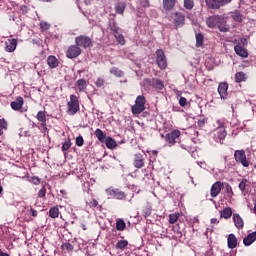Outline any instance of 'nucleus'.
Here are the masks:
<instances>
[{
  "instance_id": "nucleus-62",
  "label": "nucleus",
  "mask_w": 256,
  "mask_h": 256,
  "mask_svg": "<svg viewBox=\"0 0 256 256\" xmlns=\"http://www.w3.org/2000/svg\"><path fill=\"white\" fill-rule=\"evenodd\" d=\"M83 231H87V226L85 224H82Z\"/></svg>"
},
{
  "instance_id": "nucleus-31",
  "label": "nucleus",
  "mask_w": 256,
  "mask_h": 256,
  "mask_svg": "<svg viewBox=\"0 0 256 256\" xmlns=\"http://www.w3.org/2000/svg\"><path fill=\"white\" fill-rule=\"evenodd\" d=\"M105 143L108 149H115V147H117V142H115L111 137L106 138Z\"/></svg>"
},
{
  "instance_id": "nucleus-17",
  "label": "nucleus",
  "mask_w": 256,
  "mask_h": 256,
  "mask_svg": "<svg viewBox=\"0 0 256 256\" xmlns=\"http://www.w3.org/2000/svg\"><path fill=\"white\" fill-rule=\"evenodd\" d=\"M256 241V231L248 234L244 239H243V244L245 247H249L250 245H253Z\"/></svg>"
},
{
  "instance_id": "nucleus-34",
  "label": "nucleus",
  "mask_w": 256,
  "mask_h": 256,
  "mask_svg": "<svg viewBox=\"0 0 256 256\" xmlns=\"http://www.w3.org/2000/svg\"><path fill=\"white\" fill-rule=\"evenodd\" d=\"M114 37L117 43H119L120 45H125V37L123 36V34H121V31L116 32V34H114Z\"/></svg>"
},
{
  "instance_id": "nucleus-49",
  "label": "nucleus",
  "mask_w": 256,
  "mask_h": 256,
  "mask_svg": "<svg viewBox=\"0 0 256 256\" xmlns=\"http://www.w3.org/2000/svg\"><path fill=\"white\" fill-rule=\"evenodd\" d=\"M96 87H103L105 85V80L103 78H98L95 82Z\"/></svg>"
},
{
  "instance_id": "nucleus-37",
  "label": "nucleus",
  "mask_w": 256,
  "mask_h": 256,
  "mask_svg": "<svg viewBox=\"0 0 256 256\" xmlns=\"http://www.w3.org/2000/svg\"><path fill=\"white\" fill-rule=\"evenodd\" d=\"M179 213H172L169 215V223L170 225H173L175 223H177V221L179 220Z\"/></svg>"
},
{
  "instance_id": "nucleus-10",
  "label": "nucleus",
  "mask_w": 256,
  "mask_h": 256,
  "mask_svg": "<svg viewBox=\"0 0 256 256\" xmlns=\"http://www.w3.org/2000/svg\"><path fill=\"white\" fill-rule=\"evenodd\" d=\"M181 137V131L179 130H173L172 132L166 134L165 141L168 144L169 147L172 145H175V141Z\"/></svg>"
},
{
  "instance_id": "nucleus-38",
  "label": "nucleus",
  "mask_w": 256,
  "mask_h": 256,
  "mask_svg": "<svg viewBox=\"0 0 256 256\" xmlns=\"http://www.w3.org/2000/svg\"><path fill=\"white\" fill-rule=\"evenodd\" d=\"M218 93L221 99H225V82H221L218 86Z\"/></svg>"
},
{
  "instance_id": "nucleus-55",
  "label": "nucleus",
  "mask_w": 256,
  "mask_h": 256,
  "mask_svg": "<svg viewBox=\"0 0 256 256\" xmlns=\"http://www.w3.org/2000/svg\"><path fill=\"white\" fill-rule=\"evenodd\" d=\"M30 213H31L32 217H37V210L31 208Z\"/></svg>"
},
{
  "instance_id": "nucleus-47",
  "label": "nucleus",
  "mask_w": 256,
  "mask_h": 256,
  "mask_svg": "<svg viewBox=\"0 0 256 256\" xmlns=\"http://www.w3.org/2000/svg\"><path fill=\"white\" fill-rule=\"evenodd\" d=\"M233 215V209L231 207H226L225 208V219L231 218Z\"/></svg>"
},
{
  "instance_id": "nucleus-64",
  "label": "nucleus",
  "mask_w": 256,
  "mask_h": 256,
  "mask_svg": "<svg viewBox=\"0 0 256 256\" xmlns=\"http://www.w3.org/2000/svg\"><path fill=\"white\" fill-rule=\"evenodd\" d=\"M255 215H256V204L254 205V209H253Z\"/></svg>"
},
{
  "instance_id": "nucleus-61",
  "label": "nucleus",
  "mask_w": 256,
  "mask_h": 256,
  "mask_svg": "<svg viewBox=\"0 0 256 256\" xmlns=\"http://www.w3.org/2000/svg\"><path fill=\"white\" fill-rule=\"evenodd\" d=\"M93 205L94 207H97V205H99V202H97V200H93Z\"/></svg>"
},
{
  "instance_id": "nucleus-39",
  "label": "nucleus",
  "mask_w": 256,
  "mask_h": 256,
  "mask_svg": "<svg viewBox=\"0 0 256 256\" xmlns=\"http://www.w3.org/2000/svg\"><path fill=\"white\" fill-rule=\"evenodd\" d=\"M204 41V36L201 33L196 34V47H202Z\"/></svg>"
},
{
  "instance_id": "nucleus-5",
  "label": "nucleus",
  "mask_w": 256,
  "mask_h": 256,
  "mask_svg": "<svg viewBox=\"0 0 256 256\" xmlns=\"http://www.w3.org/2000/svg\"><path fill=\"white\" fill-rule=\"evenodd\" d=\"M234 159L236 163H240L243 167H249L250 161L247 159V154H245V150H236L234 152Z\"/></svg>"
},
{
  "instance_id": "nucleus-54",
  "label": "nucleus",
  "mask_w": 256,
  "mask_h": 256,
  "mask_svg": "<svg viewBox=\"0 0 256 256\" xmlns=\"http://www.w3.org/2000/svg\"><path fill=\"white\" fill-rule=\"evenodd\" d=\"M40 127H42L43 131H47V121L42 122Z\"/></svg>"
},
{
  "instance_id": "nucleus-50",
  "label": "nucleus",
  "mask_w": 256,
  "mask_h": 256,
  "mask_svg": "<svg viewBox=\"0 0 256 256\" xmlns=\"http://www.w3.org/2000/svg\"><path fill=\"white\" fill-rule=\"evenodd\" d=\"M49 27H51V26L47 22L40 23V29H42V31H47L49 29Z\"/></svg>"
},
{
  "instance_id": "nucleus-14",
  "label": "nucleus",
  "mask_w": 256,
  "mask_h": 256,
  "mask_svg": "<svg viewBox=\"0 0 256 256\" xmlns=\"http://www.w3.org/2000/svg\"><path fill=\"white\" fill-rule=\"evenodd\" d=\"M145 166V158H143L141 153L135 154L134 156V167L136 169H142Z\"/></svg>"
},
{
  "instance_id": "nucleus-63",
  "label": "nucleus",
  "mask_w": 256,
  "mask_h": 256,
  "mask_svg": "<svg viewBox=\"0 0 256 256\" xmlns=\"http://www.w3.org/2000/svg\"><path fill=\"white\" fill-rule=\"evenodd\" d=\"M205 124V122H203V121H198V125L201 127L202 125H204Z\"/></svg>"
},
{
  "instance_id": "nucleus-1",
  "label": "nucleus",
  "mask_w": 256,
  "mask_h": 256,
  "mask_svg": "<svg viewBox=\"0 0 256 256\" xmlns=\"http://www.w3.org/2000/svg\"><path fill=\"white\" fill-rule=\"evenodd\" d=\"M206 25L210 29H219L220 33H225V16H210L206 19Z\"/></svg>"
},
{
  "instance_id": "nucleus-13",
  "label": "nucleus",
  "mask_w": 256,
  "mask_h": 256,
  "mask_svg": "<svg viewBox=\"0 0 256 256\" xmlns=\"http://www.w3.org/2000/svg\"><path fill=\"white\" fill-rule=\"evenodd\" d=\"M205 3L209 9H219L225 5V0H205Z\"/></svg>"
},
{
  "instance_id": "nucleus-33",
  "label": "nucleus",
  "mask_w": 256,
  "mask_h": 256,
  "mask_svg": "<svg viewBox=\"0 0 256 256\" xmlns=\"http://www.w3.org/2000/svg\"><path fill=\"white\" fill-rule=\"evenodd\" d=\"M127 225L125 224V221L123 219H118L116 221V229L117 231H125V227Z\"/></svg>"
},
{
  "instance_id": "nucleus-28",
  "label": "nucleus",
  "mask_w": 256,
  "mask_h": 256,
  "mask_svg": "<svg viewBox=\"0 0 256 256\" xmlns=\"http://www.w3.org/2000/svg\"><path fill=\"white\" fill-rule=\"evenodd\" d=\"M235 81H236V83H241L243 81H247V74H245V72H237L235 74Z\"/></svg>"
},
{
  "instance_id": "nucleus-12",
  "label": "nucleus",
  "mask_w": 256,
  "mask_h": 256,
  "mask_svg": "<svg viewBox=\"0 0 256 256\" xmlns=\"http://www.w3.org/2000/svg\"><path fill=\"white\" fill-rule=\"evenodd\" d=\"M17 39L10 38L5 41V51L7 53H13L17 49Z\"/></svg>"
},
{
  "instance_id": "nucleus-26",
  "label": "nucleus",
  "mask_w": 256,
  "mask_h": 256,
  "mask_svg": "<svg viewBox=\"0 0 256 256\" xmlns=\"http://www.w3.org/2000/svg\"><path fill=\"white\" fill-rule=\"evenodd\" d=\"M110 74L114 75V77H125V72H123L121 69L117 68V67H112L110 69Z\"/></svg>"
},
{
  "instance_id": "nucleus-48",
  "label": "nucleus",
  "mask_w": 256,
  "mask_h": 256,
  "mask_svg": "<svg viewBox=\"0 0 256 256\" xmlns=\"http://www.w3.org/2000/svg\"><path fill=\"white\" fill-rule=\"evenodd\" d=\"M45 195H47V188H45V186H42V188L38 192V197L40 199H43V197H45Z\"/></svg>"
},
{
  "instance_id": "nucleus-43",
  "label": "nucleus",
  "mask_w": 256,
  "mask_h": 256,
  "mask_svg": "<svg viewBox=\"0 0 256 256\" xmlns=\"http://www.w3.org/2000/svg\"><path fill=\"white\" fill-rule=\"evenodd\" d=\"M61 247H62L63 251H68V253L73 251V249H74L73 245L69 242L63 243Z\"/></svg>"
},
{
  "instance_id": "nucleus-7",
  "label": "nucleus",
  "mask_w": 256,
  "mask_h": 256,
  "mask_svg": "<svg viewBox=\"0 0 256 256\" xmlns=\"http://www.w3.org/2000/svg\"><path fill=\"white\" fill-rule=\"evenodd\" d=\"M170 21H172L176 29H179V27H183V25H185V14L181 12L172 13L170 15Z\"/></svg>"
},
{
  "instance_id": "nucleus-3",
  "label": "nucleus",
  "mask_w": 256,
  "mask_h": 256,
  "mask_svg": "<svg viewBox=\"0 0 256 256\" xmlns=\"http://www.w3.org/2000/svg\"><path fill=\"white\" fill-rule=\"evenodd\" d=\"M145 103H146L145 96L143 95L137 96L135 100V105L131 107V111L133 115H139L140 113H143V111H145Z\"/></svg>"
},
{
  "instance_id": "nucleus-59",
  "label": "nucleus",
  "mask_w": 256,
  "mask_h": 256,
  "mask_svg": "<svg viewBox=\"0 0 256 256\" xmlns=\"http://www.w3.org/2000/svg\"><path fill=\"white\" fill-rule=\"evenodd\" d=\"M21 10L23 11V13H27V6H22Z\"/></svg>"
},
{
  "instance_id": "nucleus-58",
  "label": "nucleus",
  "mask_w": 256,
  "mask_h": 256,
  "mask_svg": "<svg viewBox=\"0 0 256 256\" xmlns=\"http://www.w3.org/2000/svg\"><path fill=\"white\" fill-rule=\"evenodd\" d=\"M0 256H9V254L7 252H3L2 250H0Z\"/></svg>"
},
{
  "instance_id": "nucleus-11",
  "label": "nucleus",
  "mask_w": 256,
  "mask_h": 256,
  "mask_svg": "<svg viewBox=\"0 0 256 256\" xmlns=\"http://www.w3.org/2000/svg\"><path fill=\"white\" fill-rule=\"evenodd\" d=\"M81 55V48L76 45L70 46L66 51V57L68 59H75Z\"/></svg>"
},
{
  "instance_id": "nucleus-51",
  "label": "nucleus",
  "mask_w": 256,
  "mask_h": 256,
  "mask_svg": "<svg viewBox=\"0 0 256 256\" xmlns=\"http://www.w3.org/2000/svg\"><path fill=\"white\" fill-rule=\"evenodd\" d=\"M179 105H180L181 107H185V106L187 105V98H185V97H180V99H179Z\"/></svg>"
},
{
  "instance_id": "nucleus-30",
  "label": "nucleus",
  "mask_w": 256,
  "mask_h": 256,
  "mask_svg": "<svg viewBox=\"0 0 256 256\" xmlns=\"http://www.w3.org/2000/svg\"><path fill=\"white\" fill-rule=\"evenodd\" d=\"M109 27H110V30L112 31L113 35H115L121 31V28L117 26V22H115L114 20L110 21Z\"/></svg>"
},
{
  "instance_id": "nucleus-57",
  "label": "nucleus",
  "mask_w": 256,
  "mask_h": 256,
  "mask_svg": "<svg viewBox=\"0 0 256 256\" xmlns=\"http://www.w3.org/2000/svg\"><path fill=\"white\" fill-rule=\"evenodd\" d=\"M220 217H225V208L220 211Z\"/></svg>"
},
{
  "instance_id": "nucleus-6",
  "label": "nucleus",
  "mask_w": 256,
  "mask_h": 256,
  "mask_svg": "<svg viewBox=\"0 0 256 256\" xmlns=\"http://www.w3.org/2000/svg\"><path fill=\"white\" fill-rule=\"evenodd\" d=\"M156 62L161 71L167 69V56H165L163 49L156 50Z\"/></svg>"
},
{
  "instance_id": "nucleus-32",
  "label": "nucleus",
  "mask_w": 256,
  "mask_h": 256,
  "mask_svg": "<svg viewBox=\"0 0 256 256\" xmlns=\"http://www.w3.org/2000/svg\"><path fill=\"white\" fill-rule=\"evenodd\" d=\"M76 86L78 88L79 91H83L84 89H87V80L85 79H79L76 82Z\"/></svg>"
},
{
  "instance_id": "nucleus-27",
  "label": "nucleus",
  "mask_w": 256,
  "mask_h": 256,
  "mask_svg": "<svg viewBox=\"0 0 256 256\" xmlns=\"http://www.w3.org/2000/svg\"><path fill=\"white\" fill-rule=\"evenodd\" d=\"M231 17H232L233 21H235L236 23L243 22V14H241V12H239V11L232 12Z\"/></svg>"
},
{
  "instance_id": "nucleus-56",
  "label": "nucleus",
  "mask_w": 256,
  "mask_h": 256,
  "mask_svg": "<svg viewBox=\"0 0 256 256\" xmlns=\"http://www.w3.org/2000/svg\"><path fill=\"white\" fill-rule=\"evenodd\" d=\"M144 85H151V80L150 79H145L144 80Z\"/></svg>"
},
{
  "instance_id": "nucleus-4",
  "label": "nucleus",
  "mask_w": 256,
  "mask_h": 256,
  "mask_svg": "<svg viewBox=\"0 0 256 256\" xmlns=\"http://www.w3.org/2000/svg\"><path fill=\"white\" fill-rule=\"evenodd\" d=\"M67 107L68 115H76V113L79 111V98L75 94L70 95V101H68Z\"/></svg>"
},
{
  "instance_id": "nucleus-9",
  "label": "nucleus",
  "mask_w": 256,
  "mask_h": 256,
  "mask_svg": "<svg viewBox=\"0 0 256 256\" xmlns=\"http://www.w3.org/2000/svg\"><path fill=\"white\" fill-rule=\"evenodd\" d=\"M75 43L78 47H84V49H87V47H91L93 45V41L89 36L80 35L75 38Z\"/></svg>"
},
{
  "instance_id": "nucleus-8",
  "label": "nucleus",
  "mask_w": 256,
  "mask_h": 256,
  "mask_svg": "<svg viewBox=\"0 0 256 256\" xmlns=\"http://www.w3.org/2000/svg\"><path fill=\"white\" fill-rule=\"evenodd\" d=\"M106 195L110 196L111 199H118L119 201H123L126 199L127 194L119 189H106Z\"/></svg>"
},
{
  "instance_id": "nucleus-41",
  "label": "nucleus",
  "mask_w": 256,
  "mask_h": 256,
  "mask_svg": "<svg viewBox=\"0 0 256 256\" xmlns=\"http://www.w3.org/2000/svg\"><path fill=\"white\" fill-rule=\"evenodd\" d=\"M184 7L188 9V11H191V9L195 7V2H193V0H184Z\"/></svg>"
},
{
  "instance_id": "nucleus-2",
  "label": "nucleus",
  "mask_w": 256,
  "mask_h": 256,
  "mask_svg": "<svg viewBox=\"0 0 256 256\" xmlns=\"http://www.w3.org/2000/svg\"><path fill=\"white\" fill-rule=\"evenodd\" d=\"M215 127L216 134L214 136V139L216 143H220L221 145H223V143H225V120L223 118L218 119L216 121Z\"/></svg>"
},
{
  "instance_id": "nucleus-22",
  "label": "nucleus",
  "mask_w": 256,
  "mask_h": 256,
  "mask_svg": "<svg viewBox=\"0 0 256 256\" xmlns=\"http://www.w3.org/2000/svg\"><path fill=\"white\" fill-rule=\"evenodd\" d=\"M176 0H163V9L165 11H172V9L175 7Z\"/></svg>"
},
{
  "instance_id": "nucleus-25",
  "label": "nucleus",
  "mask_w": 256,
  "mask_h": 256,
  "mask_svg": "<svg viewBox=\"0 0 256 256\" xmlns=\"http://www.w3.org/2000/svg\"><path fill=\"white\" fill-rule=\"evenodd\" d=\"M94 135L97 137L98 141H100V143H105V140L107 139V136L105 135V133H103V131L101 129H96L94 132Z\"/></svg>"
},
{
  "instance_id": "nucleus-16",
  "label": "nucleus",
  "mask_w": 256,
  "mask_h": 256,
  "mask_svg": "<svg viewBox=\"0 0 256 256\" xmlns=\"http://www.w3.org/2000/svg\"><path fill=\"white\" fill-rule=\"evenodd\" d=\"M234 51L236 55L242 57L243 59H247L249 57V52L241 46V44L234 46Z\"/></svg>"
},
{
  "instance_id": "nucleus-21",
  "label": "nucleus",
  "mask_w": 256,
  "mask_h": 256,
  "mask_svg": "<svg viewBox=\"0 0 256 256\" xmlns=\"http://www.w3.org/2000/svg\"><path fill=\"white\" fill-rule=\"evenodd\" d=\"M21 107H23V97H18L16 101L11 102V108L14 111H19V109H21Z\"/></svg>"
},
{
  "instance_id": "nucleus-29",
  "label": "nucleus",
  "mask_w": 256,
  "mask_h": 256,
  "mask_svg": "<svg viewBox=\"0 0 256 256\" xmlns=\"http://www.w3.org/2000/svg\"><path fill=\"white\" fill-rule=\"evenodd\" d=\"M49 217H51V219H57L59 217V208L57 206L50 208Z\"/></svg>"
},
{
  "instance_id": "nucleus-40",
  "label": "nucleus",
  "mask_w": 256,
  "mask_h": 256,
  "mask_svg": "<svg viewBox=\"0 0 256 256\" xmlns=\"http://www.w3.org/2000/svg\"><path fill=\"white\" fill-rule=\"evenodd\" d=\"M29 183H32L33 185H40L41 184V178L37 176L27 177Z\"/></svg>"
},
{
  "instance_id": "nucleus-42",
  "label": "nucleus",
  "mask_w": 256,
  "mask_h": 256,
  "mask_svg": "<svg viewBox=\"0 0 256 256\" xmlns=\"http://www.w3.org/2000/svg\"><path fill=\"white\" fill-rule=\"evenodd\" d=\"M36 118L38 119V121H40V123L47 121V117L45 116V111H39L37 113Z\"/></svg>"
},
{
  "instance_id": "nucleus-23",
  "label": "nucleus",
  "mask_w": 256,
  "mask_h": 256,
  "mask_svg": "<svg viewBox=\"0 0 256 256\" xmlns=\"http://www.w3.org/2000/svg\"><path fill=\"white\" fill-rule=\"evenodd\" d=\"M125 7H127V5L125 4V2H118L115 5V12L118 15H123V13H125Z\"/></svg>"
},
{
  "instance_id": "nucleus-15",
  "label": "nucleus",
  "mask_w": 256,
  "mask_h": 256,
  "mask_svg": "<svg viewBox=\"0 0 256 256\" xmlns=\"http://www.w3.org/2000/svg\"><path fill=\"white\" fill-rule=\"evenodd\" d=\"M222 187H223V184H221V182L217 181L216 183H214L210 189L211 197L213 198L217 197V195L221 193Z\"/></svg>"
},
{
  "instance_id": "nucleus-24",
  "label": "nucleus",
  "mask_w": 256,
  "mask_h": 256,
  "mask_svg": "<svg viewBox=\"0 0 256 256\" xmlns=\"http://www.w3.org/2000/svg\"><path fill=\"white\" fill-rule=\"evenodd\" d=\"M152 87H154V89H157L158 91H161L165 87V84L162 82L161 79L155 78L152 80Z\"/></svg>"
},
{
  "instance_id": "nucleus-18",
  "label": "nucleus",
  "mask_w": 256,
  "mask_h": 256,
  "mask_svg": "<svg viewBox=\"0 0 256 256\" xmlns=\"http://www.w3.org/2000/svg\"><path fill=\"white\" fill-rule=\"evenodd\" d=\"M233 221L236 229H243L245 227V222H243V218L238 213L233 214Z\"/></svg>"
},
{
  "instance_id": "nucleus-45",
  "label": "nucleus",
  "mask_w": 256,
  "mask_h": 256,
  "mask_svg": "<svg viewBox=\"0 0 256 256\" xmlns=\"http://www.w3.org/2000/svg\"><path fill=\"white\" fill-rule=\"evenodd\" d=\"M152 211L153 209L151 208V206H146L143 210V217L147 219V217L151 215Z\"/></svg>"
},
{
  "instance_id": "nucleus-20",
  "label": "nucleus",
  "mask_w": 256,
  "mask_h": 256,
  "mask_svg": "<svg viewBox=\"0 0 256 256\" xmlns=\"http://www.w3.org/2000/svg\"><path fill=\"white\" fill-rule=\"evenodd\" d=\"M227 245L229 249H235L237 247V237L235 234H230L227 238Z\"/></svg>"
},
{
  "instance_id": "nucleus-52",
  "label": "nucleus",
  "mask_w": 256,
  "mask_h": 256,
  "mask_svg": "<svg viewBox=\"0 0 256 256\" xmlns=\"http://www.w3.org/2000/svg\"><path fill=\"white\" fill-rule=\"evenodd\" d=\"M0 127L1 129H7V121L5 119H0Z\"/></svg>"
},
{
  "instance_id": "nucleus-46",
  "label": "nucleus",
  "mask_w": 256,
  "mask_h": 256,
  "mask_svg": "<svg viewBox=\"0 0 256 256\" xmlns=\"http://www.w3.org/2000/svg\"><path fill=\"white\" fill-rule=\"evenodd\" d=\"M84 143H85V140L83 139V136L79 135L78 137H76L77 147H83Z\"/></svg>"
},
{
  "instance_id": "nucleus-19",
  "label": "nucleus",
  "mask_w": 256,
  "mask_h": 256,
  "mask_svg": "<svg viewBox=\"0 0 256 256\" xmlns=\"http://www.w3.org/2000/svg\"><path fill=\"white\" fill-rule=\"evenodd\" d=\"M47 64L50 69H57V67H59V60L55 56H49L47 58Z\"/></svg>"
},
{
  "instance_id": "nucleus-44",
  "label": "nucleus",
  "mask_w": 256,
  "mask_h": 256,
  "mask_svg": "<svg viewBox=\"0 0 256 256\" xmlns=\"http://www.w3.org/2000/svg\"><path fill=\"white\" fill-rule=\"evenodd\" d=\"M71 149V139L65 140V142L62 144V151H69Z\"/></svg>"
},
{
  "instance_id": "nucleus-36",
  "label": "nucleus",
  "mask_w": 256,
  "mask_h": 256,
  "mask_svg": "<svg viewBox=\"0 0 256 256\" xmlns=\"http://www.w3.org/2000/svg\"><path fill=\"white\" fill-rule=\"evenodd\" d=\"M248 185H250L249 180L247 179H242L241 182L239 183V189L244 193L245 189H247Z\"/></svg>"
},
{
  "instance_id": "nucleus-60",
  "label": "nucleus",
  "mask_w": 256,
  "mask_h": 256,
  "mask_svg": "<svg viewBox=\"0 0 256 256\" xmlns=\"http://www.w3.org/2000/svg\"><path fill=\"white\" fill-rule=\"evenodd\" d=\"M211 223H219V220H217L216 218H212Z\"/></svg>"
},
{
  "instance_id": "nucleus-53",
  "label": "nucleus",
  "mask_w": 256,
  "mask_h": 256,
  "mask_svg": "<svg viewBox=\"0 0 256 256\" xmlns=\"http://www.w3.org/2000/svg\"><path fill=\"white\" fill-rule=\"evenodd\" d=\"M140 4L142 5V7L147 9V7H149V0H140Z\"/></svg>"
},
{
  "instance_id": "nucleus-35",
  "label": "nucleus",
  "mask_w": 256,
  "mask_h": 256,
  "mask_svg": "<svg viewBox=\"0 0 256 256\" xmlns=\"http://www.w3.org/2000/svg\"><path fill=\"white\" fill-rule=\"evenodd\" d=\"M128 245L129 242L127 240H119L116 243V249H120L121 251H123V249H125Z\"/></svg>"
}]
</instances>
